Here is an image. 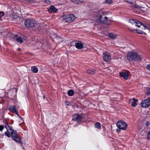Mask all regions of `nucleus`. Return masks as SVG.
I'll use <instances>...</instances> for the list:
<instances>
[{
	"label": "nucleus",
	"mask_w": 150,
	"mask_h": 150,
	"mask_svg": "<svg viewBox=\"0 0 150 150\" xmlns=\"http://www.w3.org/2000/svg\"><path fill=\"white\" fill-rule=\"evenodd\" d=\"M19 107L17 105H12L10 106L8 110H9L16 114L20 118H21L18 114L17 109Z\"/></svg>",
	"instance_id": "nucleus-6"
},
{
	"label": "nucleus",
	"mask_w": 150,
	"mask_h": 150,
	"mask_svg": "<svg viewBox=\"0 0 150 150\" xmlns=\"http://www.w3.org/2000/svg\"><path fill=\"white\" fill-rule=\"evenodd\" d=\"M9 130H10V132H12V131H14L13 129V127L12 126H9V127L8 128Z\"/></svg>",
	"instance_id": "nucleus-28"
},
{
	"label": "nucleus",
	"mask_w": 150,
	"mask_h": 150,
	"mask_svg": "<svg viewBox=\"0 0 150 150\" xmlns=\"http://www.w3.org/2000/svg\"><path fill=\"white\" fill-rule=\"evenodd\" d=\"M75 18V16L73 14L69 15H64L62 17L63 21L68 23H70L73 21Z\"/></svg>",
	"instance_id": "nucleus-4"
},
{
	"label": "nucleus",
	"mask_w": 150,
	"mask_h": 150,
	"mask_svg": "<svg viewBox=\"0 0 150 150\" xmlns=\"http://www.w3.org/2000/svg\"><path fill=\"white\" fill-rule=\"evenodd\" d=\"M104 60L106 62H108L111 59V57L110 54L108 52H106L103 54Z\"/></svg>",
	"instance_id": "nucleus-10"
},
{
	"label": "nucleus",
	"mask_w": 150,
	"mask_h": 150,
	"mask_svg": "<svg viewBox=\"0 0 150 150\" xmlns=\"http://www.w3.org/2000/svg\"><path fill=\"white\" fill-rule=\"evenodd\" d=\"M120 129H119H119H117L116 130L117 132L118 133H119L120 132Z\"/></svg>",
	"instance_id": "nucleus-38"
},
{
	"label": "nucleus",
	"mask_w": 150,
	"mask_h": 150,
	"mask_svg": "<svg viewBox=\"0 0 150 150\" xmlns=\"http://www.w3.org/2000/svg\"><path fill=\"white\" fill-rule=\"evenodd\" d=\"M95 127L98 129H100L101 128L100 123L99 122H97L95 124Z\"/></svg>",
	"instance_id": "nucleus-23"
},
{
	"label": "nucleus",
	"mask_w": 150,
	"mask_h": 150,
	"mask_svg": "<svg viewBox=\"0 0 150 150\" xmlns=\"http://www.w3.org/2000/svg\"><path fill=\"white\" fill-rule=\"evenodd\" d=\"M150 124L149 122L148 121L146 123V125L147 126H148Z\"/></svg>",
	"instance_id": "nucleus-37"
},
{
	"label": "nucleus",
	"mask_w": 150,
	"mask_h": 150,
	"mask_svg": "<svg viewBox=\"0 0 150 150\" xmlns=\"http://www.w3.org/2000/svg\"><path fill=\"white\" fill-rule=\"evenodd\" d=\"M57 9L54 6L52 5L50 6V8L49 9L48 11L50 12H52L53 11L55 13L57 12Z\"/></svg>",
	"instance_id": "nucleus-15"
},
{
	"label": "nucleus",
	"mask_w": 150,
	"mask_h": 150,
	"mask_svg": "<svg viewBox=\"0 0 150 150\" xmlns=\"http://www.w3.org/2000/svg\"><path fill=\"white\" fill-rule=\"evenodd\" d=\"M4 13L3 12H0V18L4 15Z\"/></svg>",
	"instance_id": "nucleus-31"
},
{
	"label": "nucleus",
	"mask_w": 150,
	"mask_h": 150,
	"mask_svg": "<svg viewBox=\"0 0 150 150\" xmlns=\"http://www.w3.org/2000/svg\"><path fill=\"white\" fill-rule=\"evenodd\" d=\"M126 2H127V3H128L129 4H132L133 3H132L131 2L129 1H126Z\"/></svg>",
	"instance_id": "nucleus-36"
},
{
	"label": "nucleus",
	"mask_w": 150,
	"mask_h": 150,
	"mask_svg": "<svg viewBox=\"0 0 150 150\" xmlns=\"http://www.w3.org/2000/svg\"><path fill=\"white\" fill-rule=\"evenodd\" d=\"M83 118V116L81 114H75L72 116V120L78 122L81 121Z\"/></svg>",
	"instance_id": "nucleus-8"
},
{
	"label": "nucleus",
	"mask_w": 150,
	"mask_h": 150,
	"mask_svg": "<svg viewBox=\"0 0 150 150\" xmlns=\"http://www.w3.org/2000/svg\"><path fill=\"white\" fill-rule=\"evenodd\" d=\"M31 70L34 73H36L38 72V70L37 68L35 66H33L31 67Z\"/></svg>",
	"instance_id": "nucleus-19"
},
{
	"label": "nucleus",
	"mask_w": 150,
	"mask_h": 150,
	"mask_svg": "<svg viewBox=\"0 0 150 150\" xmlns=\"http://www.w3.org/2000/svg\"><path fill=\"white\" fill-rule=\"evenodd\" d=\"M105 13L102 10H99L97 13V20L101 23L106 24L107 23L108 18L107 17H105L104 18L103 17L104 16Z\"/></svg>",
	"instance_id": "nucleus-2"
},
{
	"label": "nucleus",
	"mask_w": 150,
	"mask_h": 150,
	"mask_svg": "<svg viewBox=\"0 0 150 150\" xmlns=\"http://www.w3.org/2000/svg\"><path fill=\"white\" fill-rule=\"evenodd\" d=\"M16 40L18 42H19L20 44L22 43L23 42L22 39L20 37L16 38Z\"/></svg>",
	"instance_id": "nucleus-21"
},
{
	"label": "nucleus",
	"mask_w": 150,
	"mask_h": 150,
	"mask_svg": "<svg viewBox=\"0 0 150 150\" xmlns=\"http://www.w3.org/2000/svg\"><path fill=\"white\" fill-rule=\"evenodd\" d=\"M147 139H150V131H149L147 134Z\"/></svg>",
	"instance_id": "nucleus-34"
},
{
	"label": "nucleus",
	"mask_w": 150,
	"mask_h": 150,
	"mask_svg": "<svg viewBox=\"0 0 150 150\" xmlns=\"http://www.w3.org/2000/svg\"><path fill=\"white\" fill-rule=\"evenodd\" d=\"M116 125L118 128L122 130H125L127 127V124L125 122L120 120L117 122Z\"/></svg>",
	"instance_id": "nucleus-5"
},
{
	"label": "nucleus",
	"mask_w": 150,
	"mask_h": 150,
	"mask_svg": "<svg viewBox=\"0 0 150 150\" xmlns=\"http://www.w3.org/2000/svg\"><path fill=\"white\" fill-rule=\"evenodd\" d=\"M65 104L67 105H70L71 104V103L69 102L66 101L65 102Z\"/></svg>",
	"instance_id": "nucleus-29"
},
{
	"label": "nucleus",
	"mask_w": 150,
	"mask_h": 150,
	"mask_svg": "<svg viewBox=\"0 0 150 150\" xmlns=\"http://www.w3.org/2000/svg\"><path fill=\"white\" fill-rule=\"evenodd\" d=\"M109 36L110 38L112 39H114L116 38L117 35L113 33H110L109 34Z\"/></svg>",
	"instance_id": "nucleus-20"
},
{
	"label": "nucleus",
	"mask_w": 150,
	"mask_h": 150,
	"mask_svg": "<svg viewBox=\"0 0 150 150\" xmlns=\"http://www.w3.org/2000/svg\"><path fill=\"white\" fill-rule=\"evenodd\" d=\"M17 17L16 16H15L13 17V18L16 19Z\"/></svg>",
	"instance_id": "nucleus-39"
},
{
	"label": "nucleus",
	"mask_w": 150,
	"mask_h": 150,
	"mask_svg": "<svg viewBox=\"0 0 150 150\" xmlns=\"http://www.w3.org/2000/svg\"><path fill=\"white\" fill-rule=\"evenodd\" d=\"M96 69L92 68L89 69L87 70V73L91 74H94L96 73Z\"/></svg>",
	"instance_id": "nucleus-16"
},
{
	"label": "nucleus",
	"mask_w": 150,
	"mask_h": 150,
	"mask_svg": "<svg viewBox=\"0 0 150 150\" xmlns=\"http://www.w3.org/2000/svg\"><path fill=\"white\" fill-rule=\"evenodd\" d=\"M75 47L78 49H81L83 47V44L80 42H77L75 45Z\"/></svg>",
	"instance_id": "nucleus-17"
},
{
	"label": "nucleus",
	"mask_w": 150,
	"mask_h": 150,
	"mask_svg": "<svg viewBox=\"0 0 150 150\" xmlns=\"http://www.w3.org/2000/svg\"><path fill=\"white\" fill-rule=\"evenodd\" d=\"M129 74V73L127 72H121L120 74V76L123 77L125 79H128Z\"/></svg>",
	"instance_id": "nucleus-12"
},
{
	"label": "nucleus",
	"mask_w": 150,
	"mask_h": 150,
	"mask_svg": "<svg viewBox=\"0 0 150 150\" xmlns=\"http://www.w3.org/2000/svg\"><path fill=\"white\" fill-rule=\"evenodd\" d=\"M132 100L133 101L132 102L131 105L132 107H135L137 105V103L138 101V100L133 98Z\"/></svg>",
	"instance_id": "nucleus-18"
},
{
	"label": "nucleus",
	"mask_w": 150,
	"mask_h": 150,
	"mask_svg": "<svg viewBox=\"0 0 150 150\" xmlns=\"http://www.w3.org/2000/svg\"><path fill=\"white\" fill-rule=\"evenodd\" d=\"M74 91L72 90H70L67 92L69 96H72L74 94Z\"/></svg>",
	"instance_id": "nucleus-22"
},
{
	"label": "nucleus",
	"mask_w": 150,
	"mask_h": 150,
	"mask_svg": "<svg viewBox=\"0 0 150 150\" xmlns=\"http://www.w3.org/2000/svg\"><path fill=\"white\" fill-rule=\"evenodd\" d=\"M37 24V21L34 19L28 18L26 19L24 21V25L28 28H31L35 26Z\"/></svg>",
	"instance_id": "nucleus-3"
},
{
	"label": "nucleus",
	"mask_w": 150,
	"mask_h": 150,
	"mask_svg": "<svg viewBox=\"0 0 150 150\" xmlns=\"http://www.w3.org/2000/svg\"><path fill=\"white\" fill-rule=\"evenodd\" d=\"M44 2L47 4H50L51 3V1L49 0H44Z\"/></svg>",
	"instance_id": "nucleus-27"
},
{
	"label": "nucleus",
	"mask_w": 150,
	"mask_h": 150,
	"mask_svg": "<svg viewBox=\"0 0 150 150\" xmlns=\"http://www.w3.org/2000/svg\"><path fill=\"white\" fill-rule=\"evenodd\" d=\"M141 105L143 108H146L149 106L150 105V98L142 101L141 103Z\"/></svg>",
	"instance_id": "nucleus-9"
},
{
	"label": "nucleus",
	"mask_w": 150,
	"mask_h": 150,
	"mask_svg": "<svg viewBox=\"0 0 150 150\" xmlns=\"http://www.w3.org/2000/svg\"><path fill=\"white\" fill-rule=\"evenodd\" d=\"M4 122L5 124V127L7 129V130H8V128L9 127V126H9V125L8 123L7 122V121L6 120H5V121H4Z\"/></svg>",
	"instance_id": "nucleus-24"
},
{
	"label": "nucleus",
	"mask_w": 150,
	"mask_h": 150,
	"mask_svg": "<svg viewBox=\"0 0 150 150\" xmlns=\"http://www.w3.org/2000/svg\"><path fill=\"white\" fill-rule=\"evenodd\" d=\"M11 135L13 139L16 142H20V139L19 136L18 135L16 131L14 130L12 132H10Z\"/></svg>",
	"instance_id": "nucleus-7"
},
{
	"label": "nucleus",
	"mask_w": 150,
	"mask_h": 150,
	"mask_svg": "<svg viewBox=\"0 0 150 150\" xmlns=\"http://www.w3.org/2000/svg\"><path fill=\"white\" fill-rule=\"evenodd\" d=\"M147 95H150V88H149L147 89Z\"/></svg>",
	"instance_id": "nucleus-30"
},
{
	"label": "nucleus",
	"mask_w": 150,
	"mask_h": 150,
	"mask_svg": "<svg viewBox=\"0 0 150 150\" xmlns=\"http://www.w3.org/2000/svg\"><path fill=\"white\" fill-rule=\"evenodd\" d=\"M45 97H45V95H44L43 96V98L44 99H45Z\"/></svg>",
	"instance_id": "nucleus-40"
},
{
	"label": "nucleus",
	"mask_w": 150,
	"mask_h": 150,
	"mask_svg": "<svg viewBox=\"0 0 150 150\" xmlns=\"http://www.w3.org/2000/svg\"><path fill=\"white\" fill-rule=\"evenodd\" d=\"M142 27V29H147L149 31L150 30V25L148 24L144 25L141 23V25H140V26Z\"/></svg>",
	"instance_id": "nucleus-13"
},
{
	"label": "nucleus",
	"mask_w": 150,
	"mask_h": 150,
	"mask_svg": "<svg viewBox=\"0 0 150 150\" xmlns=\"http://www.w3.org/2000/svg\"><path fill=\"white\" fill-rule=\"evenodd\" d=\"M146 68L147 69L150 71V64L147 65Z\"/></svg>",
	"instance_id": "nucleus-33"
},
{
	"label": "nucleus",
	"mask_w": 150,
	"mask_h": 150,
	"mask_svg": "<svg viewBox=\"0 0 150 150\" xmlns=\"http://www.w3.org/2000/svg\"><path fill=\"white\" fill-rule=\"evenodd\" d=\"M127 59L130 61H141V58L137 53L134 52H129L127 55Z\"/></svg>",
	"instance_id": "nucleus-1"
},
{
	"label": "nucleus",
	"mask_w": 150,
	"mask_h": 150,
	"mask_svg": "<svg viewBox=\"0 0 150 150\" xmlns=\"http://www.w3.org/2000/svg\"><path fill=\"white\" fill-rule=\"evenodd\" d=\"M7 131L5 132L4 133V134L5 135L8 137H11V134L9 133L8 130H7Z\"/></svg>",
	"instance_id": "nucleus-25"
},
{
	"label": "nucleus",
	"mask_w": 150,
	"mask_h": 150,
	"mask_svg": "<svg viewBox=\"0 0 150 150\" xmlns=\"http://www.w3.org/2000/svg\"><path fill=\"white\" fill-rule=\"evenodd\" d=\"M4 128V127L2 125H0V131H2Z\"/></svg>",
	"instance_id": "nucleus-32"
},
{
	"label": "nucleus",
	"mask_w": 150,
	"mask_h": 150,
	"mask_svg": "<svg viewBox=\"0 0 150 150\" xmlns=\"http://www.w3.org/2000/svg\"><path fill=\"white\" fill-rule=\"evenodd\" d=\"M138 27V28L137 29H134V30H137L138 33L140 34H143V33H144L145 34V33H144V32L143 31V30L144 29L143 28L142 29L141 26L140 27Z\"/></svg>",
	"instance_id": "nucleus-14"
},
{
	"label": "nucleus",
	"mask_w": 150,
	"mask_h": 150,
	"mask_svg": "<svg viewBox=\"0 0 150 150\" xmlns=\"http://www.w3.org/2000/svg\"><path fill=\"white\" fill-rule=\"evenodd\" d=\"M129 22L132 25H134L135 26H136L138 27H140V25H141V23L137 20L134 19H131L129 20Z\"/></svg>",
	"instance_id": "nucleus-11"
},
{
	"label": "nucleus",
	"mask_w": 150,
	"mask_h": 150,
	"mask_svg": "<svg viewBox=\"0 0 150 150\" xmlns=\"http://www.w3.org/2000/svg\"><path fill=\"white\" fill-rule=\"evenodd\" d=\"M71 1L73 2L74 3H77V0H71Z\"/></svg>",
	"instance_id": "nucleus-35"
},
{
	"label": "nucleus",
	"mask_w": 150,
	"mask_h": 150,
	"mask_svg": "<svg viewBox=\"0 0 150 150\" xmlns=\"http://www.w3.org/2000/svg\"><path fill=\"white\" fill-rule=\"evenodd\" d=\"M112 2V0H105V2L107 4H111Z\"/></svg>",
	"instance_id": "nucleus-26"
}]
</instances>
